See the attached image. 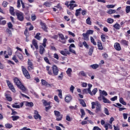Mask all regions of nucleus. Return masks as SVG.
<instances>
[{"mask_svg": "<svg viewBox=\"0 0 130 130\" xmlns=\"http://www.w3.org/2000/svg\"><path fill=\"white\" fill-rule=\"evenodd\" d=\"M79 101L80 104L82 105V106H83V107H86V106H87L86 103H85V101H84V100L79 99Z\"/></svg>", "mask_w": 130, "mask_h": 130, "instance_id": "24", "label": "nucleus"}, {"mask_svg": "<svg viewBox=\"0 0 130 130\" xmlns=\"http://www.w3.org/2000/svg\"><path fill=\"white\" fill-rule=\"evenodd\" d=\"M54 113L56 117V120L57 121H60L62 119V114H60V112L58 111H54Z\"/></svg>", "mask_w": 130, "mask_h": 130, "instance_id": "2", "label": "nucleus"}, {"mask_svg": "<svg viewBox=\"0 0 130 130\" xmlns=\"http://www.w3.org/2000/svg\"><path fill=\"white\" fill-rule=\"evenodd\" d=\"M72 100L73 97L72 96V95H68L65 98V102H67V103H69V102H71Z\"/></svg>", "mask_w": 130, "mask_h": 130, "instance_id": "9", "label": "nucleus"}, {"mask_svg": "<svg viewBox=\"0 0 130 130\" xmlns=\"http://www.w3.org/2000/svg\"><path fill=\"white\" fill-rule=\"evenodd\" d=\"M5 127L6 128H12V127H13V124H10L9 123H6L5 124Z\"/></svg>", "mask_w": 130, "mask_h": 130, "instance_id": "38", "label": "nucleus"}, {"mask_svg": "<svg viewBox=\"0 0 130 130\" xmlns=\"http://www.w3.org/2000/svg\"><path fill=\"white\" fill-rule=\"evenodd\" d=\"M81 11H82V9L80 8L79 9H77L76 10L75 16H76V17H78L80 15V12Z\"/></svg>", "mask_w": 130, "mask_h": 130, "instance_id": "32", "label": "nucleus"}, {"mask_svg": "<svg viewBox=\"0 0 130 130\" xmlns=\"http://www.w3.org/2000/svg\"><path fill=\"white\" fill-rule=\"evenodd\" d=\"M17 56H18V58L20 59V60H23V59H24V58L23 57V55H22V54L18 53H17Z\"/></svg>", "mask_w": 130, "mask_h": 130, "instance_id": "39", "label": "nucleus"}, {"mask_svg": "<svg viewBox=\"0 0 130 130\" xmlns=\"http://www.w3.org/2000/svg\"><path fill=\"white\" fill-rule=\"evenodd\" d=\"M95 113H99V112H101V104L99 103V102H96V106H95Z\"/></svg>", "mask_w": 130, "mask_h": 130, "instance_id": "5", "label": "nucleus"}, {"mask_svg": "<svg viewBox=\"0 0 130 130\" xmlns=\"http://www.w3.org/2000/svg\"><path fill=\"white\" fill-rule=\"evenodd\" d=\"M82 92H83V94L89 93V92H88V88H87V89L86 88L83 89V90H82Z\"/></svg>", "mask_w": 130, "mask_h": 130, "instance_id": "61", "label": "nucleus"}, {"mask_svg": "<svg viewBox=\"0 0 130 130\" xmlns=\"http://www.w3.org/2000/svg\"><path fill=\"white\" fill-rule=\"evenodd\" d=\"M122 115H123L124 119H127V116L128 115V114L123 113Z\"/></svg>", "mask_w": 130, "mask_h": 130, "instance_id": "63", "label": "nucleus"}, {"mask_svg": "<svg viewBox=\"0 0 130 130\" xmlns=\"http://www.w3.org/2000/svg\"><path fill=\"white\" fill-rule=\"evenodd\" d=\"M73 72V70L71 68H68L67 71H66V73L69 77H71L72 75V73Z\"/></svg>", "mask_w": 130, "mask_h": 130, "instance_id": "22", "label": "nucleus"}, {"mask_svg": "<svg viewBox=\"0 0 130 130\" xmlns=\"http://www.w3.org/2000/svg\"><path fill=\"white\" fill-rule=\"evenodd\" d=\"M76 7H78V5L77 4H76V2L74 1H71L70 3V5H69V9L70 10H74V8H75Z\"/></svg>", "mask_w": 130, "mask_h": 130, "instance_id": "8", "label": "nucleus"}, {"mask_svg": "<svg viewBox=\"0 0 130 130\" xmlns=\"http://www.w3.org/2000/svg\"><path fill=\"white\" fill-rule=\"evenodd\" d=\"M53 57L56 59H59V57L58 56V55L57 53L54 54Z\"/></svg>", "mask_w": 130, "mask_h": 130, "instance_id": "64", "label": "nucleus"}, {"mask_svg": "<svg viewBox=\"0 0 130 130\" xmlns=\"http://www.w3.org/2000/svg\"><path fill=\"white\" fill-rule=\"evenodd\" d=\"M27 64L28 66H30V67L33 66V63L31 62V60L29 59H28V60Z\"/></svg>", "mask_w": 130, "mask_h": 130, "instance_id": "58", "label": "nucleus"}, {"mask_svg": "<svg viewBox=\"0 0 130 130\" xmlns=\"http://www.w3.org/2000/svg\"><path fill=\"white\" fill-rule=\"evenodd\" d=\"M14 83L16 84V86L18 87L19 86V85H21L22 84V83H21V81H20V80H19V79H18L17 78H15L14 79Z\"/></svg>", "mask_w": 130, "mask_h": 130, "instance_id": "14", "label": "nucleus"}, {"mask_svg": "<svg viewBox=\"0 0 130 130\" xmlns=\"http://www.w3.org/2000/svg\"><path fill=\"white\" fill-rule=\"evenodd\" d=\"M16 15L17 17L18 20L21 22L24 21V14L22 12H17L16 13Z\"/></svg>", "mask_w": 130, "mask_h": 130, "instance_id": "4", "label": "nucleus"}, {"mask_svg": "<svg viewBox=\"0 0 130 130\" xmlns=\"http://www.w3.org/2000/svg\"><path fill=\"white\" fill-rule=\"evenodd\" d=\"M21 69L24 77H25L26 79H30V74H29V72H28V71H27V69L25 68V67L22 66Z\"/></svg>", "mask_w": 130, "mask_h": 130, "instance_id": "3", "label": "nucleus"}, {"mask_svg": "<svg viewBox=\"0 0 130 130\" xmlns=\"http://www.w3.org/2000/svg\"><path fill=\"white\" fill-rule=\"evenodd\" d=\"M90 41L91 43L93 44V45H97V43H96V42H95V40L93 38H92V37H90Z\"/></svg>", "mask_w": 130, "mask_h": 130, "instance_id": "40", "label": "nucleus"}, {"mask_svg": "<svg viewBox=\"0 0 130 130\" xmlns=\"http://www.w3.org/2000/svg\"><path fill=\"white\" fill-rule=\"evenodd\" d=\"M98 46L99 47V49L100 50H103V46H102V43H101V42H98Z\"/></svg>", "mask_w": 130, "mask_h": 130, "instance_id": "26", "label": "nucleus"}, {"mask_svg": "<svg viewBox=\"0 0 130 130\" xmlns=\"http://www.w3.org/2000/svg\"><path fill=\"white\" fill-rule=\"evenodd\" d=\"M6 32L8 34H9V36H10V37H12V36H13V34H12V30H11L10 29L7 28Z\"/></svg>", "mask_w": 130, "mask_h": 130, "instance_id": "33", "label": "nucleus"}, {"mask_svg": "<svg viewBox=\"0 0 130 130\" xmlns=\"http://www.w3.org/2000/svg\"><path fill=\"white\" fill-rule=\"evenodd\" d=\"M103 97H104V96L102 95L101 92H100V96L98 97V100H99L100 101H101V100H103Z\"/></svg>", "mask_w": 130, "mask_h": 130, "instance_id": "51", "label": "nucleus"}, {"mask_svg": "<svg viewBox=\"0 0 130 130\" xmlns=\"http://www.w3.org/2000/svg\"><path fill=\"white\" fill-rule=\"evenodd\" d=\"M93 51H94V47H91L89 50V52H88L89 55H90V56L92 55L93 53Z\"/></svg>", "mask_w": 130, "mask_h": 130, "instance_id": "36", "label": "nucleus"}, {"mask_svg": "<svg viewBox=\"0 0 130 130\" xmlns=\"http://www.w3.org/2000/svg\"><path fill=\"white\" fill-rule=\"evenodd\" d=\"M41 34L38 32L36 34V36L35 37L36 39H37L38 40H40L41 39V37H40Z\"/></svg>", "mask_w": 130, "mask_h": 130, "instance_id": "45", "label": "nucleus"}, {"mask_svg": "<svg viewBox=\"0 0 130 130\" xmlns=\"http://www.w3.org/2000/svg\"><path fill=\"white\" fill-rule=\"evenodd\" d=\"M52 71L54 76H57L58 75V72L59 70H58V69L56 66L53 65L52 66Z\"/></svg>", "mask_w": 130, "mask_h": 130, "instance_id": "7", "label": "nucleus"}, {"mask_svg": "<svg viewBox=\"0 0 130 130\" xmlns=\"http://www.w3.org/2000/svg\"><path fill=\"white\" fill-rule=\"evenodd\" d=\"M86 33L89 36V35H91L93 34V33H94V30L89 29V30H87Z\"/></svg>", "mask_w": 130, "mask_h": 130, "instance_id": "42", "label": "nucleus"}, {"mask_svg": "<svg viewBox=\"0 0 130 130\" xmlns=\"http://www.w3.org/2000/svg\"><path fill=\"white\" fill-rule=\"evenodd\" d=\"M7 51L9 55H12L13 53V50H12V49L11 48L8 47Z\"/></svg>", "mask_w": 130, "mask_h": 130, "instance_id": "34", "label": "nucleus"}, {"mask_svg": "<svg viewBox=\"0 0 130 130\" xmlns=\"http://www.w3.org/2000/svg\"><path fill=\"white\" fill-rule=\"evenodd\" d=\"M26 106H29V107H33L34 104L32 102H26L25 104Z\"/></svg>", "mask_w": 130, "mask_h": 130, "instance_id": "30", "label": "nucleus"}, {"mask_svg": "<svg viewBox=\"0 0 130 130\" xmlns=\"http://www.w3.org/2000/svg\"><path fill=\"white\" fill-rule=\"evenodd\" d=\"M58 35L59 36V37L60 38V39L61 40V42L62 43H63V44H64V43H66V39L64 38V36H63V35H62V34H58Z\"/></svg>", "mask_w": 130, "mask_h": 130, "instance_id": "13", "label": "nucleus"}, {"mask_svg": "<svg viewBox=\"0 0 130 130\" xmlns=\"http://www.w3.org/2000/svg\"><path fill=\"white\" fill-rule=\"evenodd\" d=\"M114 28H115L116 30H119L120 29V24L116 23L113 25Z\"/></svg>", "mask_w": 130, "mask_h": 130, "instance_id": "29", "label": "nucleus"}, {"mask_svg": "<svg viewBox=\"0 0 130 130\" xmlns=\"http://www.w3.org/2000/svg\"><path fill=\"white\" fill-rule=\"evenodd\" d=\"M92 84H88V94H90V96H93V95H95L97 92H98V89L97 88H94L92 91H91V88H92Z\"/></svg>", "mask_w": 130, "mask_h": 130, "instance_id": "1", "label": "nucleus"}, {"mask_svg": "<svg viewBox=\"0 0 130 130\" xmlns=\"http://www.w3.org/2000/svg\"><path fill=\"white\" fill-rule=\"evenodd\" d=\"M41 82L42 85H43V86H50V84H48V83L45 80L42 79Z\"/></svg>", "mask_w": 130, "mask_h": 130, "instance_id": "23", "label": "nucleus"}, {"mask_svg": "<svg viewBox=\"0 0 130 130\" xmlns=\"http://www.w3.org/2000/svg\"><path fill=\"white\" fill-rule=\"evenodd\" d=\"M9 11L11 15H12V16H15V12H14V7H10Z\"/></svg>", "mask_w": 130, "mask_h": 130, "instance_id": "25", "label": "nucleus"}, {"mask_svg": "<svg viewBox=\"0 0 130 130\" xmlns=\"http://www.w3.org/2000/svg\"><path fill=\"white\" fill-rule=\"evenodd\" d=\"M107 21L108 23H109V24H112V23L114 22V20H113V19L112 18H108Z\"/></svg>", "mask_w": 130, "mask_h": 130, "instance_id": "47", "label": "nucleus"}, {"mask_svg": "<svg viewBox=\"0 0 130 130\" xmlns=\"http://www.w3.org/2000/svg\"><path fill=\"white\" fill-rule=\"evenodd\" d=\"M40 25L42 26V29H43L44 31L47 32V27H46V24L42 21H41Z\"/></svg>", "mask_w": 130, "mask_h": 130, "instance_id": "11", "label": "nucleus"}, {"mask_svg": "<svg viewBox=\"0 0 130 130\" xmlns=\"http://www.w3.org/2000/svg\"><path fill=\"white\" fill-rule=\"evenodd\" d=\"M5 19L4 17H0V25H6L7 21L6 20H3Z\"/></svg>", "mask_w": 130, "mask_h": 130, "instance_id": "20", "label": "nucleus"}, {"mask_svg": "<svg viewBox=\"0 0 130 130\" xmlns=\"http://www.w3.org/2000/svg\"><path fill=\"white\" fill-rule=\"evenodd\" d=\"M82 44L83 45H84L85 48L89 49V45H88V44H87V42L86 41H84Z\"/></svg>", "mask_w": 130, "mask_h": 130, "instance_id": "49", "label": "nucleus"}, {"mask_svg": "<svg viewBox=\"0 0 130 130\" xmlns=\"http://www.w3.org/2000/svg\"><path fill=\"white\" fill-rule=\"evenodd\" d=\"M34 117L35 119H38V118H39L40 120L41 119V117L37 111H35V115L34 116Z\"/></svg>", "mask_w": 130, "mask_h": 130, "instance_id": "12", "label": "nucleus"}, {"mask_svg": "<svg viewBox=\"0 0 130 130\" xmlns=\"http://www.w3.org/2000/svg\"><path fill=\"white\" fill-rule=\"evenodd\" d=\"M16 104H18V103H15V104L12 105V107H13V108H20V105Z\"/></svg>", "mask_w": 130, "mask_h": 130, "instance_id": "56", "label": "nucleus"}, {"mask_svg": "<svg viewBox=\"0 0 130 130\" xmlns=\"http://www.w3.org/2000/svg\"><path fill=\"white\" fill-rule=\"evenodd\" d=\"M11 118H12V120H13V121H15L16 120H18V119L20 118V117L19 116H12Z\"/></svg>", "mask_w": 130, "mask_h": 130, "instance_id": "35", "label": "nucleus"}, {"mask_svg": "<svg viewBox=\"0 0 130 130\" xmlns=\"http://www.w3.org/2000/svg\"><path fill=\"white\" fill-rule=\"evenodd\" d=\"M6 98L8 101H9V102H12V98H11V96H10V94H5Z\"/></svg>", "mask_w": 130, "mask_h": 130, "instance_id": "27", "label": "nucleus"}, {"mask_svg": "<svg viewBox=\"0 0 130 130\" xmlns=\"http://www.w3.org/2000/svg\"><path fill=\"white\" fill-rule=\"evenodd\" d=\"M120 43L122 45H125V46H127V45H128V42L125 40H121Z\"/></svg>", "mask_w": 130, "mask_h": 130, "instance_id": "19", "label": "nucleus"}, {"mask_svg": "<svg viewBox=\"0 0 130 130\" xmlns=\"http://www.w3.org/2000/svg\"><path fill=\"white\" fill-rule=\"evenodd\" d=\"M103 101L104 103H108L109 104L111 103V102L108 99H106L105 96H103Z\"/></svg>", "mask_w": 130, "mask_h": 130, "instance_id": "21", "label": "nucleus"}, {"mask_svg": "<svg viewBox=\"0 0 130 130\" xmlns=\"http://www.w3.org/2000/svg\"><path fill=\"white\" fill-rule=\"evenodd\" d=\"M50 67L49 66H47L46 67V70L47 71H48V74H49V75H50V76L52 75V71H51V70H49L50 69Z\"/></svg>", "mask_w": 130, "mask_h": 130, "instance_id": "41", "label": "nucleus"}, {"mask_svg": "<svg viewBox=\"0 0 130 130\" xmlns=\"http://www.w3.org/2000/svg\"><path fill=\"white\" fill-rule=\"evenodd\" d=\"M51 4H52V3H51L50 2L47 1L44 4V6H45V7H49L51 6V5H52Z\"/></svg>", "mask_w": 130, "mask_h": 130, "instance_id": "31", "label": "nucleus"}, {"mask_svg": "<svg viewBox=\"0 0 130 130\" xmlns=\"http://www.w3.org/2000/svg\"><path fill=\"white\" fill-rule=\"evenodd\" d=\"M12 59H13V60H14L15 62H19V60H17V57H16V55H14V56L12 57Z\"/></svg>", "mask_w": 130, "mask_h": 130, "instance_id": "62", "label": "nucleus"}, {"mask_svg": "<svg viewBox=\"0 0 130 130\" xmlns=\"http://www.w3.org/2000/svg\"><path fill=\"white\" fill-rule=\"evenodd\" d=\"M11 110H12L11 115H17V114H18V112L15 111L13 109H11Z\"/></svg>", "mask_w": 130, "mask_h": 130, "instance_id": "57", "label": "nucleus"}, {"mask_svg": "<svg viewBox=\"0 0 130 130\" xmlns=\"http://www.w3.org/2000/svg\"><path fill=\"white\" fill-rule=\"evenodd\" d=\"M17 87L19 89H20L22 92H25V91H26V87H25V86H24L22 83Z\"/></svg>", "mask_w": 130, "mask_h": 130, "instance_id": "16", "label": "nucleus"}, {"mask_svg": "<svg viewBox=\"0 0 130 130\" xmlns=\"http://www.w3.org/2000/svg\"><path fill=\"white\" fill-rule=\"evenodd\" d=\"M6 82L9 89H11V91L14 93H16V89H15V87H14L13 84H12V83H11L9 80H7Z\"/></svg>", "mask_w": 130, "mask_h": 130, "instance_id": "6", "label": "nucleus"}, {"mask_svg": "<svg viewBox=\"0 0 130 130\" xmlns=\"http://www.w3.org/2000/svg\"><path fill=\"white\" fill-rule=\"evenodd\" d=\"M32 44L36 48V49H38V44L37 43V40L34 39L32 41Z\"/></svg>", "mask_w": 130, "mask_h": 130, "instance_id": "17", "label": "nucleus"}, {"mask_svg": "<svg viewBox=\"0 0 130 130\" xmlns=\"http://www.w3.org/2000/svg\"><path fill=\"white\" fill-rule=\"evenodd\" d=\"M86 24L87 25H92V22L91 21V18L88 17V18L86 19Z\"/></svg>", "mask_w": 130, "mask_h": 130, "instance_id": "37", "label": "nucleus"}, {"mask_svg": "<svg viewBox=\"0 0 130 130\" xmlns=\"http://www.w3.org/2000/svg\"><path fill=\"white\" fill-rule=\"evenodd\" d=\"M104 111L106 115H109V111H108V109L104 108Z\"/></svg>", "mask_w": 130, "mask_h": 130, "instance_id": "50", "label": "nucleus"}, {"mask_svg": "<svg viewBox=\"0 0 130 130\" xmlns=\"http://www.w3.org/2000/svg\"><path fill=\"white\" fill-rule=\"evenodd\" d=\"M106 35H102L101 36V39H102V41H103V42H105L106 41Z\"/></svg>", "mask_w": 130, "mask_h": 130, "instance_id": "44", "label": "nucleus"}, {"mask_svg": "<svg viewBox=\"0 0 130 130\" xmlns=\"http://www.w3.org/2000/svg\"><path fill=\"white\" fill-rule=\"evenodd\" d=\"M70 52H72V53H74V54H77L76 53V51L75 50L73 49L72 48H71V47L69 49Z\"/></svg>", "mask_w": 130, "mask_h": 130, "instance_id": "59", "label": "nucleus"}, {"mask_svg": "<svg viewBox=\"0 0 130 130\" xmlns=\"http://www.w3.org/2000/svg\"><path fill=\"white\" fill-rule=\"evenodd\" d=\"M39 48H40V51H39L40 54H41V55H42V54H43V53H44V52L45 51V49L42 45L40 46Z\"/></svg>", "mask_w": 130, "mask_h": 130, "instance_id": "15", "label": "nucleus"}, {"mask_svg": "<svg viewBox=\"0 0 130 130\" xmlns=\"http://www.w3.org/2000/svg\"><path fill=\"white\" fill-rule=\"evenodd\" d=\"M90 68L94 70H96V69H98V68H99V65L98 64H93L92 65H90Z\"/></svg>", "mask_w": 130, "mask_h": 130, "instance_id": "28", "label": "nucleus"}, {"mask_svg": "<svg viewBox=\"0 0 130 130\" xmlns=\"http://www.w3.org/2000/svg\"><path fill=\"white\" fill-rule=\"evenodd\" d=\"M8 5H9V3L7 1H4L2 3V6L4 8H7Z\"/></svg>", "mask_w": 130, "mask_h": 130, "instance_id": "48", "label": "nucleus"}, {"mask_svg": "<svg viewBox=\"0 0 130 130\" xmlns=\"http://www.w3.org/2000/svg\"><path fill=\"white\" fill-rule=\"evenodd\" d=\"M80 112H81V118H83L85 116V111H84V109H81Z\"/></svg>", "mask_w": 130, "mask_h": 130, "instance_id": "52", "label": "nucleus"}, {"mask_svg": "<svg viewBox=\"0 0 130 130\" xmlns=\"http://www.w3.org/2000/svg\"><path fill=\"white\" fill-rule=\"evenodd\" d=\"M58 96L60 99H62V93L61 92V90H58Z\"/></svg>", "mask_w": 130, "mask_h": 130, "instance_id": "54", "label": "nucleus"}, {"mask_svg": "<svg viewBox=\"0 0 130 130\" xmlns=\"http://www.w3.org/2000/svg\"><path fill=\"white\" fill-rule=\"evenodd\" d=\"M114 48L116 49V50H117L118 51H120V50H121V47H120V44L118 43H116L114 44Z\"/></svg>", "mask_w": 130, "mask_h": 130, "instance_id": "10", "label": "nucleus"}, {"mask_svg": "<svg viewBox=\"0 0 130 130\" xmlns=\"http://www.w3.org/2000/svg\"><path fill=\"white\" fill-rule=\"evenodd\" d=\"M63 78V73L61 72L59 76H58V80H62Z\"/></svg>", "mask_w": 130, "mask_h": 130, "instance_id": "53", "label": "nucleus"}, {"mask_svg": "<svg viewBox=\"0 0 130 130\" xmlns=\"http://www.w3.org/2000/svg\"><path fill=\"white\" fill-rule=\"evenodd\" d=\"M125 11H126V13L127 14H128V13H129V12H130V6H129L126 7Z\"/></svg>", "mask_w": 130, "mask_h": 130, "instance_id": "55", "label": "nucleus"}, {"mask_svg": "<svg viewBox=\"0 0 130 130\" xmlns=\"http://www.w3.org/2000/svg\"><path fill=\"white\" fill-rule=\"evenodd\" d=\"M101 94L102 95H103V96H107L108 95V94H107V92L105 90H103L101 92Z\"/></svg>", "mask_w": 130, "mask_h": 130, "instance_id": "60", "label": "nucleus"}, {"mask_svg": "<svg viewBox=\"0 0 130 130\" xmlns=\"http://www.w3.org/2000/svg\"><path fill=\"white\" fill-rule=\"evenodd\" d=\"M115 12L116 11L114 10L110 9L107 12V13L110 15H111V14H114Z\"/></svg>", "mask_w": 130, "mask_h": 130, "instance_id": "46", "label": "nucleus"}, {"mask_svg": "<svg viewBox=\"0 0 130 130\" xmlns=\"http://www.w3.org/2000/svg\"><path fill=\"white\" fill-rule=\"evenodd\" d=\"M119 102L123 105H126V103L125 102H124V101L123 100V98H120Z\"/></svg>", "mask_w": 130, "mask_h": 130, "instance_id": "43", "label": "nucleus"}, {"mask_svg": "<svg viewBox=\"0 0 130 130\" xmlns=\"http://www.w3.org/2000/svg\"><path fill=\"white\" fill-rule=\"evenodd\" d=\"M82 36L83 37L84 40H85L86 41H88V40H89V36L87 35L86 32L83 33L82 34Z\"/></svg>", "mask_w": 130, "mask_h": 130, "instance_id": "18", "label": "nucleus"}]
</instances>
